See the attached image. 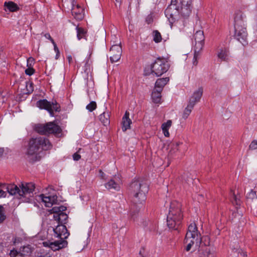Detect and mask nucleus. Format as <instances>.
<instances>
[{"mask_svg": "<svg viewBox=\"0 0 257 257\" xmlns=\"http://www.w3.org/2000/svg\"><path fill=\"white\" fill-rule=\"evenodd\" d=\"M52 146L49 140L45 137L33 138L29 142L27 156L30 161L35 162L40 159L39 153L42 150L51 149Z\"/></svg>", "mask_w": 257, "mask_h": 257, "instance_id": "3", "label": "nucleus"}, {"mask_svg": "<svg viewBox=\"0 0 257 257\" xmlns=\"http://www.w3.org/2000/svg\"><path fill=\"white\" fill-rule=\"evenodd\" d=\"M76 30L77 31V37L78 40H80L85 36L86 31L84 29L77 26Z\"/></svg>", "mask_w": 257, "mask_h": 257, "instance_id": "32", "label": "nucleus"}, {"mask_svg": "<svg viewBox=\"0 0 257 257\" xmlns=\"http://www.w3.org/2000/svg\"><path fill=\"white\" fill-rule=\"evenodd\" d=\"M54 46V51L57 53V55L59 54V49L56 44V43L54 42V43H52Z\"/></svg>", "mask_w": 257, "mask_h": 257, "instance_id": "43", "label": "nucleus"}, {"mask_svg": "<svg viewBox=\"0 0 257 257\" xmlns=\"http://www.w3.org/2000/svg\"><path fill=\"white\" fill-rule=\"evenodd\" d=\"M170 65L167 61L165 60L158 59L151 66L152 73L156 76H160L166 72Z\"/></svg>", "mask_w": 257, "mask_h": 257, "instance_id": "8", "label": "nucleus"}, {"mask_svg": "<svg viewBox=\"0 0 257 257\" xmlns=\"http://www.w3.org/2000/svg\"><path fill=\"white\" fill-rule=\"evenodd\" d=\"M36 130L42 135L59 134L61 132L60 127L53 122H50L45 124H39L36 126Z\"/></svg>", "mask_w": 257, "mask_h": 257, "instance_id": "7", "label": "nucleus"}, {"mask_svg": "<svg viewBox=\"0 0 257 257\" xmlns=\"http://www.w3.org/2000/svg\"><path fill=\"white\" fill-rule=\"evenodd\" d=\"M99 120L104 125H106L109 123V112L106 111L99 115Z\"/></svg>", "mask_w": 257, "mask_h": 257, "instance_id": "28", "label": "nucleus"}, {"mask_svg": "<svg viewBox=\"0 0 257 257\" xmlns=\"http://www.w3.org/2000/svg\"><path fill=\"white\" fill-rule=\"evenodd\" d=\"M10 255L11 257H23L22 253L15 249L10 251Z\"/></svg>", "mask_w": 257, "mask_h": 257, "instance_id": "37", "label": "nucleus"}, {"mask_svg": "<svg viewBox=\"0 0 257 257\" xmlns=\"http://www.w3.org/2000/svg\"><path fill=\"white\" fill-rule=\"evenodd\" d=\"M249 148L251 150L257 149V141H253L249 145Z\"/></svg>", "mask_w": 257, "mask_h": 257, "instance_id": "39", "label": "nucleus"}, {"mask_svg": "<svg viewBox=\"0 0 257 257\" xmlns=\"http://www.w3.org/2000/svg\"><path fill=\"white\" fill-rule=\"evenodd\" d=\"M182 217L180 203L176 201L172 202L167 216V221L168 227L171 229H177Z\"/></svg>", "mask_w": 257, "mask_h": 257, "instance_id": "4", "label": "nucleus"}, {"mask_svg": "<svg viewBox=\"0 0 257 257\" xmlns=\"http://www.w3.org/2000/svg\"><path fill=\"white\" fill-rule=\"evenodd\" d=\"M68 58L69 61L70 62V61L72 60L71 57V56H69L68 57Z\"/></svg>", "mask_w": 257, "mask_h": 257, "instance_id": "49", "label": "nucleus"}, {"mask_svg": "<svg viewBox=\"0 0 257 257\" xmlns=\"http://www.w3.org/2000/svg\"><path fill=\"white\" fill-rule=\"evenodd\" d=\"M200 236L201 234L199 232L196 224L194 222L191 223L188 227V230L184 239V243L186 244L185 250L187 251H190L195 243L197 246H198Z\"/></svg>", "mask_w": 257, "mask_h": 257, "instance_id": "5", "label": "nucleus"}, {"mask_svg": "<svg viewBox=\"0 0 257 257\" xmlns=\"http://www.w3.org/2000/svg\"><path fill=\"white\" fill-rule=\"evenodd\" d=\"M169 9H167L166 11H165V14H166V16H168L169 15Z\"/></svg>", "mask_w": 257, "mask_h": 257, "instance_id": "47", "label": "nucleus"}, {"mask_svg": "<svg viewBox=\"0 0 257 257\" xmlns=\"http://www.w3.org/2000/svg\"><path fill=\"white\" fill-rule=\"evenodd\" d=\"M38 200H41L46 207H51L56 203L57 197L56 195L46 196L44 194H41L38 196Z\"/></svg>", "mask_w": 257, "mask_h": 257, "instance_id": "13", "label": "nucleus"}, {"mask_svg": "<svg viewBox=\"0 0 257 257\" xmlns=\"http://www.w3.org/2000/svg\"><path fill=\"white\" fill-rule=\"evenodd\" d=\"M234 37L235 39L240 42L242 45L247 43V34L244 22L242 19V14H237L234 18Z\"/></svg>", "mask_w": 257, "mask_h": 257, "instance_id": "6", "label": "nucleus"}, {"mask_svg": "<svg viewBox=\"0 0 257 257\" xmlns=\"http://www.w3.org/2000/svg\"><path fill=\"white\" fill-rule=\"evenodd\" d=\"M194 106V105L188 102L187 106L185 108V109L183 111V114H182V117L184 119H185L188 118L189 115L190 114Z\"/></svg>", "mask_w": 257, "mask_h": 257, "instance_id": "30", "label": "nucleus"}, {"mask_svg": "<svg viewBox=\"0 0 257 257\" xmlns=\"http://www.w3.org/2000/svg\"><path fill=\"white\" fill-rule=\"evenodd\" d=\"M203 88L200 87L195 90L192 96L190 97L189 103L195 105L196 103L199 102L202 96Z\"/></svg>", "mask_w": 257, "mask_h": 257, "instance_id": "16", "label": "nucleus"}, {"mask_svg": "<svg viewBox=\"0 0 257 257\" xmlns=\"http://www.w3.org/2000/svg\"><path fill=\"white\" fill-rule=\"evenodd\" d=\"M67 245V241L64 239H59L49 243V246L54 251L58 250Z\"/></svg>", "mask_w": 257, "mask_h": 257, "instance_id": "17", "label": "nucleus"}, {"mask_svg": "<svg viewBox=\"0 0 257 257\" xmlns=\"http://www.w3.org/2000/svg\"><path fill=\"white\" fill-rule=\"evenodd\" d=\"M6 219V215L4 207L0 205V223L3 222Z\"/></svg>", "mask_w": 257, "mask_h": 257, "instance_id": "35", "label": "nucleus"}, {"mask_svg": "<svg viewBox=\"0 0 257 257\" xmlns=\"http://www.w3.org/2000/svg\"><path fill=\"white\" fill-rule=\"evenodd\" d=\"M169 81V77L158 79L155 83V89L162 91L163 87Z\"/></svg>", "mask_w": 257, "mask_h": 257, "instance_id": "23", "label": "nucleus"}, {"mask_svg": "<svg viewBox=\"0 0 257 257\" xmlns=\"http://www.w3.org/2000/svg\"><path fill=\"white\" fill-rule=\"evenodd\" d=\"M194 54L192 63L193 65L196 66L198 64V59L199 58L200 52H196L195 49H194Z\"/></svg>", "mask_w": 257, "mask_h": 257, "instance_id": "36", "label": "nucleus"}, {"mask_svg": "<svg viewBox=\"0 0 257 257\" xmlns=\"http://www.w3.org/2000/svg\"><path fill=\"white\" fill-rule=\"evenodd\" d=\"M195 44L194 49L196 52H200L204 46V36L202 31H197L194 35Z\"/></svg>", "mask_w": 257, "mask_h": 257, "instance_id": "10", "label": "nucleus"}, {"mask_svg": "<svg viewBox=\"0 0 257 257\" xmlns=\"http://www.w3.org/2000/svg\"><path fill=\"white\" fill-rule=\"evenodd\" d=\"M256 197V192L253 190H251L248 194V197L253 199Z\"/></svg>", "mask_w": 257, "mask_h": 257, "instance_id": "40", "label": "nucleus"}, {"mask_svg": "<svg viewBox=\"0 0 257 257\" xmlns=\"http://www.w3.org/2000/svg\"><path fill=\"white\" fill-rule=\"evenodd\" d=\"M73 158L75 161H78L81 158V156L79 154L76 153L73 155Z\"/></svg>", "mask_w": 257, "mask_h": 257, "instance_id": "41", "label": "nucleus"}, {"mask_svg": "<svg viewBox=\"0 0 257 257\" xmlns=\"http://www.w3.org/2000/svg\"><path fill=\"white\" fill-rule=\"evenodd\" d=\"M181 144L180 142H174L170 146V149L168 155L170 157L173 158L178 155L179 152L178 147Z\"/></svg>", "mask_w": 257, "mask_h": 257, "instance_id": "19", "label": "nucleus"}, {"mask_svg": "<svg viewBox=\"0 0 257 257\" xmlns=\"http://www.w3.org/2000/svg\"><path fill=\"white\" fill-rule=\"evenodd\" d=\"M66 210V207L63 206H55L50 210L51 213H55L57 215L59 213L62 212Z\"/></svg>", "mask_w": 257, "mask_h": 257, "instance_id": "31", "label": "nucleus"}, {"mask_svg": "<svg viewBox=\"0 0 257 257\" xmlns=\"http://www.w3.org/2000/svg\"><path fill=\"white\" fill-rule=\"evenodd\" d=\"M55 236L59 237L61 239L67 238L69 235L66 227L64 224H59L53 228Z\"/></svg>", "mask_w": 257, "mask_h": 257, "instance_id": "12", "label": "nucleus"}, {"mask_svg": "<svg viewBox=\"0 0 257 257\" xmlns=\"http://www.w3.org/2000/svg\"><path fill=\"white\" fill-rule=\"evenodd\" d=\"M217 57L221 61H225L228 59V52L226 48H221L218 50Z\"/></svg>", "mask_w": 257, "mask_h": 257, "instance_id": "26", "label": "nucleus"}, {"mask_svg": "<svg viewBox=\"0 0 257 257\" xmlns=\"http://www.w3.org/2000/svg\"><path fill=\"white\" fill-rule=\"evenodd\" d=\"M59 55H60V53L59 54H58V55H57V53H56V57H59Z\"/></svg>", "mask_w": 257, "mask_h": 257, "instance_id": "52", "label": "nucleus"}, {"mask_svg": "<svg viewBox=\"0 0 257 257\" xmlns=\"http://www.w3.org/2000/svg\"><path fill=\"white\" fill-rule=\"evenodd\" d=\"M172 120H168L167 122L163 123L162 124L161 128L164 136L168 137L170 136L169 130L172 125Z\"/></svg>", "mask_w": 257, "mask_h": 257, "instance_id": "27", "label": "nucleus"}, {"mask_svg": "<svg viewBox=\"0 0 257 257\" xmlns=\"http://www.w3.org/2000/svg\"><path fill=\"white\" fill-rule=\"evenodd\" d=\"M130 113L127 111H125L124 115L122 118V130L123 132L131 128L132 120L129 117Z\"/></svg>", "mask_w": 257, "mask_h": 257, "instance_id": "18", "label": "nucleus"}, {"mask_svg": "<svg viewBox=\"0 0 257 257\" xmlns=\"http://www.w3.org/2000/svg\"><path fill=\"white\" fill-rule=\"evenodd\" d=\"M120 1L121 0H116V1L118 3H120Z\"/></svg>", "mask_w": 257, "mask_h": 257, "instance_id": "51", "label": "nucleus"}, {"mask_svg": "<svg viewBox=\"0 0 257 257\" xmlns=\"http://www.w3.org/2000/svg\"><path fill=\"white\" fill-rule=\"evenodd\" d=\"M3 153V150L1 148H0V157L2 155Z\"/></svg>", "mask_w": 257, "mask_h": 257, "instance_id": "48", "label": "nucleus"}, {"mask_svg": "<svg viewBox=\"0 0 257 257\" xmlns=\"http://www.w3.org/2000/svg\"><path fill=\"white\" fill-rule=\"evenodd\" d=\"M97 105L95 101L90 102L86 107V109L89 111L92 112L96 108Z\"/></svg>", "mask_w": 257, "mask_h": 257, "instance_id": "34", "label": "nucleus"}, {"mask_svg": "<svg viewBox=\"0 0 257 257\" xmlns=\"http://www.w3.org/2000/svg\"><path fill=\"white\" fill-rule=\"evenodd\" d=\"M241 255L243 256V257H247V254H246V252H242L241 253Z\"/></svg>", "mask_w": 257, "mask_h": 257, "instance_id": "46", "label": "nucleus"}, {"mask_svg": "<svg viewBox=\"0 0 257 257\" xmlns=\"http://www.w3.org/2000/svg\"><path fill=\"white\" fill-rule=\"evenodd\" d=\"M129 189L132 195V202L134 207L140 208L143 207L149 190L148 184L143 181L135 180L131 183Z\"/></svg>", "mask_w": 257, "mask_h": 257, "instance_id": "2", "label": "nucleus"}, {"mask_svg": "<svg viewBox=\"0 0 257 257\" xmlns=\"http://www.w3.org/2000/svg\"><path fill=\"white\" fill-rule=\"evenodd\" d=\"M4 7H5V10H6L7 9L11 12H16L19 10V6L12 1L8 2H6L4 4Z\"/></svg>", "mask_w": 257, "mask_h": 257, "instance_id": "24", "label": "nucleus"}, {"mask_svg": "<svg viewBox=\"0 0 257 257\" xmlns=\"http://www.w3.org/2000/svg\"><path fill=\"white\" fill-rule=\"evenodd\" d=\"M210 245V238L208 236H200L199 241L198 242V246L199 245L200 249L199 250H202V249H205L206 247H211L209 246Z\"/></svg>", "mask_w": 257, "mask_h": 257, "instance_id": "20", "label": "nucleus"}, {"mask_svg": "<svg viewBox=\"0 0 257 257\" xmlns=\"http://www.w3.org/2000/svg\"><path fill=\"white\" fill-rule=\"evenodd\" d=\"M122 49L120 45H113L110 49V60L112 63L117 62L121 57Z\"/></svg>", "mask_w": 257, "mask_h": 257, "instance_id": "11", "label": "nucleus"}, {"mask_svg": "<svg viewBox=\"0 0 257 257\" xmlns=\"http://www.w3.org/2000/svg\"><path fill=\"white\" fill-rule=\"evenodd\" d=\"M44 36H45V37L46 39L50 40L52 43H54V40L52 38V37H51V36H50V34H49V33H46V34H45L44 35Z\"/></svg>", "mask_w": 257, "mask_h": 257, "instance_id": "42", "label": "nucleus"}, {"mask_svg": "<svg viewBox=\"0 0 257 257\" xmlns=\"http://www.w3.org/2000/svg\"><path fill=\"white\" fill-rule=\"evenodd\" d=\"M120 179L118 178L111 179L105 184V187L108 190L118 191L120 190Z\"/></svg>", "mask_w": 257, "mask_h": 257, "instance_id": "15", "label": "nucleus"}, {"mask_svg": "<svg viewBox=\"0 0 257 257\" xmlns=\"http://www.w3.org/2000/svg\"><path fill=\"white\" fill-rule=\"evenodd\" d=\"M162 91L155 89L152 93V98L153 101L155 103H159L161 102Z\"/></svg>", "mask_w": 257, "mask_h": 257, "instance_id": "29", "label": "nucleus"}, {"mask_svg": "<svg viewBox=\"0 0 257 257\" xmlns=\"http://www.w3.org/2000/svg\"><path fill=\"white\" fill-rule=\"evenodd\" d=\"M36 105L40 109L47 110L51 116L54 115V111L56 112L60 111V106L55 101L51 102L46 99H42L37 101Z\"/></svg>", "mask_w": 257, "mask_h": 257, "instance_id": "9", "label": "nucleus"}, {"mask_svg": "<svg viewBox=\"0 0 257 257\" xmlns=\"http://www.w3.org/2000/svg\"><path fill=\"white\" fill-rule=\"evenodd\" d=\"M199 257H216L215 253L212 247H206L205 249L199 250Z\"/></svg>", "mask_w": 257, "mask_h": 257, "instance_id": "21", "label": "nucleus"}, {"mask_svg": "<svg viewBox=\"0 0 257 257\" xmlns=\"http://www.w3.org/2000/svg\"><path fill=\"white\" fill-rule=\"evenodd\" d=\"M180 3L182 12L185 11L186 14H189L191 12L192 0H180Z\"/></svg>", "mask_w": 257, "mask_h": 257, "instance_id": "22", "label": "nucleus"}, {"mask_svg": "<svg viewBox=\"0 0 257 257\" xmlns=\"http://www.w3.org/2000/svg\"><path fill=\"white\" fill-rule=\"evenodd\" d=\"M35 72V70L31 67H29L25 70V73L29 76H31Z\"/></svg>", "mask_w": 257, "mask_h": 257, "instance_id": "38", "label": "nucleus"}, {"mask_svg": "<svg viewBox=\"0 0 257 257\" xmlns=\"http://www.w3.org/2000/svg\"><path fill=\"white\" fill-rule=\"evenodd\" d=\"M54 217L56 220L58 221L59 224H64L68 218L67 215L63 212L59 213L57 215H54Z\"/></svg>", "mask_w": 257, "mask_h": 257, "instance_id": "25", "label": "nucleus"}, {"mask_svg": "<svg viewBox=\"0 0 257 257\" xmlns=\"http://www.w3.org/2000/svg\"><path fill=\"white\" fill-rule=\"evenodd\" d=\"M33 62V59L31 58H29L27 60L28 65H29V63L30 62Z\"/></svg>", "mask_w": 257, "mask_h": 257, "instance_id": "45", "label": "nucleus"}, {"mask_svg": "<svg viewBox=\"0 0 257 257\" xmlns=\"http://www.w3.org/2000/svg\"><path fill=\"white\" fill-rule=\"evenodd\" d=\"M20 189L15 184H4L0 187V198L6 197L7 192L24 202H29L33 195L35 185L33 183L22 184Z\"/></svg>", "mask_w": 257, "mask_h": 257, "instance_id": "1", "label": "nucleus"}, {"mask_svg": "<svg viewBox=\"0 0 257 257\" xmlns=\"http://www.w3.org/2000/svg\"><path fill=\"white\" fill-rule=\"evenodd\" d=\"M99 172H100V173L101 174V176L103 177V175L104 173L101 170H100Z\"/></svg>", "mask_w": 257, "mask_h": 257, "instance_id": "50", "label": "nucleus"}, {"mask_svg": "<svg viewBox=\"0 0 257 257\" xmlns=\"http://www.w3.org/2000/svg\"><path fill=\"white\" fill-rule=\"evenodd\" d=\"M71 13L74 18L77 20H82L84 18V10L78 5L73 6Z\"/></svg>", "mask_w": 257, "mask_h": 257, "instance_id": "14", "label": "nucleus"}, {"mask_svg": "<svg viewBox=\"0 0 257 257\" xmlns=\"http://www.w3.org/2000/svg\"><path fill=\"white\" fill-rule=\"evenodd\" d=\"M153 40L156 43H159L162 41L161 35L157 30H155L153 32Z\"/></svg>", "mask_w": 257, "mask_h": 257, "instance_id": "33", "label": "nucleus"}, {"mask_svg": "<svg viewBox=\"0 0 257 257\" xmlns=\"http://www.w3.org/2000/svg\"><path fill=\"white\" fill-rule=\"evenodd\" d=\"M233 199L234 200V201H235L236 202V204L237 205L239 204V201H237V198H236V196L234 195V194H233Z\"/></svg>", "mask_w": 257, "mask_h": 257, "instance_id": "44", "label": "nucleus"}]
</instances>
